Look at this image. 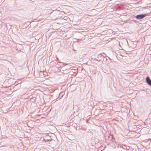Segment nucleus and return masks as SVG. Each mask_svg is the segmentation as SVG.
Returning a JSON list of instances; mask_svg holds the SVG:
<instances>
[{"label": "nucleus", "instance_id": "obj_1", "mask_svg": "<svg viewBox=\"0 0 151 151\" xmlns=\"http://www.w3.org/2000/svg\"><path fill=\"white\" fill-rule=\"evenodd\" d=\"M146 15V14H139L137 15L135 17L137 19H140L144 18Z\"/></svg>", "mask_w": 151, "mask_h": 151}, {"label": "nucleus", "instance_id": "obj_2", "mask_svg": "<svg viewBox=\"0 0 151 151\" xmlns=\"http://www.w3.org/2000/svg\"><path fill=\"white\" fill-rule=\"evenodd\" d=\"M147 83L151 86V80L148 77H147L146 78Z\"/></svg>", "mask_w": 151, "mask_h": 151}, {"label": "nucleus", "instance_id": "obj_3", "mask_svg": "<svg viewBox=\"0 0 151 151\" xmlns=\"http://www.w3.org/2000/svg\"><path fill=\"white\" fill-rule=\"evenodd\" d=\"M49 140H48V139H47L46 140H45V141L46 142H48L49 141Z\"/></svg>", "mask_w": 151, "mask_h": 151}]
</instances>
